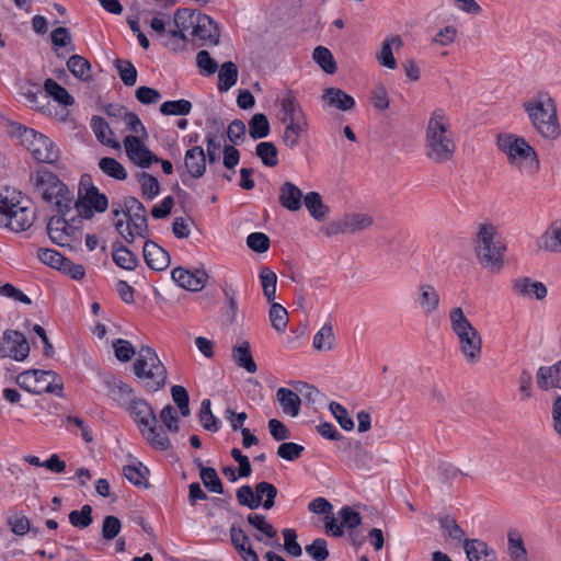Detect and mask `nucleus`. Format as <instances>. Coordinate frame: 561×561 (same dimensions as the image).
Segmentation results:
<instances>
[{"instance_id":"nucleus-1","label":"nucleus","mask_w":561,"mask_h":561,"mask_svg":"<svg viewBox=\"0 0 561 561\" xmlns=\"http://www.w3.org/2000/svg\"><path fill=\"white\" fill-rule=\"evenodd\" d=\"M457 151L450 118L443 108H435L427 121L424 134V156L435 165L454 161Z\"/></svg>"},{"instance_id":"nucleus-2","label":"nucleus","mask_w":561,"mask_h":561,"mask_svg":"<svg viewBox=\"0 0 561 561\" xmlns=\"http://www.w3.org/2000/svg\"><path fill=\"white\" fill-rule=\"evenodd\" d=\"M533 128L546 139H556L560 135L557 103L546 91H539L523 102Z\"/></svg>"},{"instance_id":"nucleus-3","label":"nucleus","mask_w":561,"mask_h":561,"mask_svg":"<svg viewBox=\"0 0 561 561\" xmlns=\"http://www.w3.org/2000/svg\"><path fill=\"white\" fill-rule=\"evenodd\" d=\"M33 193L46 203H54L59 215H68L72 210L73 193L53 172L41 168L30 175Z\"/></svg>"},{"instance_id":"nucleus-4","label":"nucleus","mask_w":561,"mask_h":561,"mask_svg":"<svg viewBox=\"0 0 561 561\" xmlns=\"http://www.w3.org/2000/svg\"><path fill=\"white\" fill-rule=\"evenodd\" d=\"M497 230L492 224L479 225L474 241V253L480 265L491 273L504 267L506 245L496 239Z\"/></svg>"},{"instance_id":"nucleus-5","label":"nucleus","mask_w":561,"mask_h":561,"mask_svg":"<svg viewBox=\"0 0 561 561\" xmlns=\"http://www.w3.org/2000/svg\"><path fill=\"white\" fill-rule=\"evenodd\" d=\"M448 318L462 356L470 364L478 363L482 353V336L467 319L461 307L451 308Z\"/></svg>"},{"instance_id":"nucleus-6","label":"nucleus","mask_w":561,"mask_h":561,"mask_svg":"<svg viewBox=\"0 0 561 561\" xmlns=\"http://www.w3.org/2000/svg\"><path fill=\"white\" fill-rule=\"evenodd\" d=\"M496 145L510 161L526 174L534 175L539 171V159L536 150L520 136L500 134Z\"/></svg>"},{"instance_id":"nucleus-7","label":"nucleus","mask_w":561,"mask_h":561,"mask_svg":"<svg viewBox=\"0 0 561 561\" xmlns=\"http://www.w3.org/2000/svg\"><path fill=\"white\" fill-rule=\"evenodd\" d=\"M134 373L145 381V387L151 392H157L165 386L167 368L150 346L142 345L139 348Z\"/></svg>"},{"instance_id":"nucleus-8","label":"nucleus","mask_w":561,"mask_h":561,"mask_svg":"<svg viewBox=\"0 0 561 561\" xmlns=\"http://www.w3.org/2000/svg\"><path fill=\"white\" fill-rule=\"evenodd\" d=\"M11 134L20 139L36 161L55 163L59 159L58 148L45 135L18 123L11 125Z\"/></svg>"},{"instance_id":"nucleus-9","label":"nucleus","mask_w":561,"mask_h":561,"mask_svg":"<svg viewBox=\"0 0 561 561\" xmlns=\"http://www.w3.org/2000/svg\"><path fill=\"white\" fill-rule=\"evenodd\" d=\"M123 213L127 218L126 225L123 219H118L115 221V228L126 242H134L136 237L147 238L149 229L144 204L136 197H126Z\"/></svg>"},{"instance_id":"nucleus-10","label":"nucleus","mask_w":561,"mask_h":561,"mask_svg":"<svg viewBox=\"0 0 561 561\" xmlns=\"http://www.w3.org/2000/svg\"><path fill=\"white\" fill-rule=\"evenodd\" d=\"M108 207L107 197L92 183L89 174H83L79 183V198H73L72 208L80 219H91L94 211L104 213Z\"/></svg>"},{"instance_id":"nucleus-11","label":"nucleus","mask_w":561,"mask_h":561,"mask_svg":"<svg viewBox=\"0 0 561 561\" xmlns=\"http://www.w3.org/2000/svg\"><path fill=\"white\" fill-rule=\"evenodd\" d=\"M16 383L22 389L34 394L54 393L57 396H62V380L53 370H25L18 375Z\"/></svg>"},{"instance_id":"nucleus-12","label":"nucleus","mask_w":561,"mask_h":561,"mask_svg":"<svg viewBox=\"0 0 561 561\" xmlns=\"http://www.w3.org/2000/svg\"><path fill=\"white\" fill-rule=\"evenodd\" d=\"M66 217L67 215L58 214V216L50 217L47 224V233L50 240L60 247L70 245L71 241L80 238L78 225L81 224V219L77 216L68 220Z\"/></svg>"},{"instance_id":"nucleus-13","label":"nucleus","mask_w":561,"mask_h":561,"mask_svg":"<svg viewBox=\"0 0 561 561\" xmlns=\"http://www.w3.org/2000/svg\"><path fill=\"white\" fill-rule=\"evenodd\" d=\"M373 225L371 216L367 214H347L339 220H333L323 227L327 237L341 233H355L362 231Z\"/></svg>"},{"instance_id":"nucleus-14","label":"nucleus","mask_w":561,"mask_h":561,"mask_svg":"<svg viewBox=\"0 0 561 561\" xmlns=\"http://www.w3.org/2000/svg\"><path fill=\"white\" fill-rule=\"evenodd\" d=\"M3 215V222L9 229L15 232L25 231L31 228L36 218L35 210L32 207L23 206L20 202H10Z\"/></svg>"},{"instance_id":"nucleus-15","label":"nucleus","mask_w":561,"mask_h":561,"mask_svg":"<svg viewBox=\"0 0 561 561\" xmlns=\"http://www.w3.org/2000/svg\"><path fill=\"white\" fill-rule=\"evenodd\" d=\"M30 353V345L23 333L5 330L0 340V357H10L18 362L24 360Z\"/></svg>"},{"instance_id":"nucleus-16","label":"nucleus","mask_w":561,"mask_h":561,"mask_svg":"<svg viewBox=\"0 0 561 561\" xmlns=\"http://www.w3.org/2000/svg\"><path fill=\"white\" fill-rule=\"evenodd\" d=\"M124 147L127 157L140 168L146 169L153 162L160 161V159L152 153L137 136H126L124 138Z\"/></svg>"},{"instance_id":"nucleus-17","label":"nucleus","mask_w":561,"mask_h":561,"mask_svg":"<svg viewBox=\"0 0 561 561\" xmlns=\"http://www.w3.org/2000/svg\"><path fill=\"white\" fill-rule=\"evenodd\" d=\"M278 104L280 107L279 122L282 124L289 123H298V122H307V116L295 96L294 92L288 90L286 91L280 99H278Z\"/></svg>"},{"instance_id":"nucleus-18","label":"nucleus","mask_w":561,"mask_h":561,"mask_svg":"<svg viewBox=\"0 0 561 561\" xmlns=\"http://www.w3.org/2000/svg\"><path fill=\"white\" fill-rule=\"evenodd\" d=\"M171 276L180 287L192 291H201L206 286L208 279V274L205 270L191 272L182 267H175L171 272Z\"/></svg>"},{"instance_id":"nucleus-19","label":"nucleus","mask_w":561,"mask_h":561,"mask_svg":"<svg viewBox=\"0 0 561 561\" xmlns=\"http://www.w3.org/2000/svg\"><path fill=\"white\" fill-rule=\"evenodd\" d=\"M192 36L203 41V45H218L219 44V28L215 21L206 15L198 13Z\"/></svg>"},{"instance_id":"nucleus-20","label":"nucleus","mask_w":561,"mask_h":561,"mask_svg":"<svg viewBox=\"0 0 561 561\" xmlns=\"http://www.w3.org/2000/svg\"><path fill=\"white\" fill-rule=\"evenodd\" d=\"M126 410L137 423L141 434H145V427L157 422V415L153 408L142 398H136L133 400Z\"/></svg>"},{"instance_id":"nucleus-21","label":"nucleus","mask_w":561,"mask_h":561,"mask_svg":"<svg viewBox=\"0 0 561 561\" xmlns=\"http://www.w3.org/2000/svg\"><path fill=\"white\" fill-rule=\"evenodd\" d=\"M144 260L153 271H164L171 263L169 252L151 240L144 244Z\"/></svg>"},{"instance_id":"nucleus-22","label":"nucleus","mask_w":561,"mask_h":561,"mask_svg":"<svg viewBox=\"0 0 561 561\" xmlns=\"http://www.w3.org/2000/svg\"><path fill=\"white\" fill-rule=\"evenodd\" d=\"M417 305L425 316H431L439 309L440 297L434 285L421 283L417 287Z\"/></svg>"},{"instance_id":"nucleus-23","label":"nucleus","mask_w":561,"mask_h":561,"mask_svg":"<svg viewBox=\"0 0 561 561\" xmlns=\"http://www.w3.org/2000/svg\"><path fill=\"white\" fill-rule=\"evenodd\" d=\"M325 105L340 111H351L355 107V100L339 88H327L321 96Z\"/></svg>"},{"instance_id":"nucleus-24","label":"nucleus","mask_w":561,"mask_h":561,"mask_svg":"<svg viewBox=\"0 0 561 561\" xmlns=\"http://www.w3.org/2000/svg\"><path fill=\"white\" fill-rule=\"evenodd\" d=\"M184 165L192 178H202L206 171V153L204 149L199 146L188 149L184 156Z\"/></svg>"},{"instance_id":"nucleus-25","label":"nucleus","mask_w":561,"mask_h":561,"mask_svg":"<svg viewBox=\"0 0 561 561\" xmlns=\"http://www.w3.org/2000/svg\"><path fill=\"white\" fill-rule=\"evenodd\" d=\"M513 290L522 297H535L538 300L546 298L547 287L543 283L529 277L517 278L513 282Z\"/></svg>"},{"instance_id":"nucleus-26","label":"nucleus","mask_w":561,"mask_h":561,"mask_svg":"<svg viewBox=\"0 0 561 561\" xmlns=\"http://www.w3.org/2000/svg\"><path fill=\"white\" fill-rule=\"evenodd\" d=\"M20 93L27 102L28 106L34 110H43L47 105V95L42 87L31 80L24 81L20 85Z\"/></svg>"},{"instance_id":"nucleus-27","label":"nucleus","mask_w":561,"mask_h":561,"mask_svg":"<svg viewBox=\"0 0 561 561\" xmlns=\"http://www.w3.org/2000/svg\"><path fill=\"white\" fill-rule=\"evenodd\" d=\"M304 197L301 190L289 181L283 183L279 188V204L290 211H297L301 208Z\"/></svg>"},{"instance_id":"nucleus-28","label":"nucleus","mask_w":561,"mask_h":561,"mask_svg":"<svg viewBox=\"0 0 561 561\" xmlns=\"http://www.w3.org/2000/svg\"><path fill=\"white\" fill-rule=\"evenodd\" d=\"M537 385L542 390L561 389V360L552 366H541L537 371Z\"/></svg>"},{"instance_id":"nucleus-29","label":"nucleus","mask_w":561,"mask_h":561,"mask_svg":"<svg viewBox=\"0 0 561 561\" xmlns=\"http://www.w3.org/2000/svg\"><path fill=\"white\" fill-rule=\"evenodd\" d=\"M463 548L469 561H494L495 552L479 539L463 540Z\"/></svg>"},{"instance_id":"nucleus-30","label":"nucleus","mask_w":561,"mask_h":561,"mask_svg":"<svg viewBox=\"0 0 561 561\" xmlns=\"http://www.w3.org/2000/svg\"><path fill=\"white\" fill-rule=\"evenodd\" d=\"M403 46L402 38L399 35L387 37L381 46L377 59L379 64L389 69L397 68V60L393 57V50H399Z\"/></svg>"},{"instance_id":"nucleus-31","label":"nucleus","mask_w":561,"mask_h":561,"mask_svg":"<svg viewBox=\"0 0 561 561\" xmlns=\"http://www.w3.org/2000/svg\"><path fill=\"white\" fill-rule=\"evenodd\" d=\"M537 247L548 252L561 253V224H551L537 240Z\"/></svg>"},{"instance_id":"nucleus-32","label":"nucleus","mask_w":561,"mask_h":561,"mask_svg":"<svg viewBox=\"0 0 561 561\" xmlns=\"http://www.w3.org/2000/svg\"><path fill=\"white\" fill-rule=\"evenodd\" d=\"M231 357L237 366L245 369L250 374L256 373L257 366L252 357L250 343L248 341L236 345L232 348Z\"/></svg>"},{"instance_id":"nucleus-33","label":"nucleus","mask_w":561,"mask_h":561,"mask_svg":"<svg viewBox=\"0 0 561 561\" xmlns=\"http://www.w3.org/2000/svg\"><path fill=\"white\" fill-rule=\"evenodd\" d=\"M309 129L307 122L289 123L285 124V129L282 136L283 144L290 150H295L305 134Z\"/></svg>"},{"instance_id":"nucleus-34","label":"nucleus","mask_w":561,"mask_h":561,"mask_svg":"<svg viewBox=\"0 0 561 561\" xmlns=\"http://www.w3.org/2000/svg\"><path fill=\"white\" fill-rule=\"evenodd\" d=\"M276 399L285 414L297 416L300 412L301 400L299 396L288 388H279L276 392Z\"/></svg>"},{"instance_id":"nucleus-35","label":"nucleus","mask_w":561,"mask_h":561,"mask_svg":"<svg viewBox=\"0 0 561 561\" xmlns=\"http://www.w3.org/2000/svg\"><path fill=\"white\" fill-rule=\"evenodd\" d=\"M142 436L147 439L150 446L157 450H168L171 447V442L165 433V430L158 425V421L152 425L145 427Z\"/></svg>"},{"instance_id":"nucleus-36","label":"nucleus","mask_w":561,"mask_h":561,"mask_svg":"<svg viewBox=\"0 0 561 561\" xmlns=\"http://www.w3.org/2000/svg\"><path fill=\"white\" fill-rule=\"evenodd\" d=\"M91 128L96 137V139L108 147H112L114 149L119 148V142L113 139L111 136H113V131L107 124V122L101 117V116H93L91 118Z\"/></svg>"},{"instance_id":"nucleus-37","label":"nucleus","mask_w":561,"mask_h":561,"mask_svg":"<svg viewBox=\"0 0 561 561\" xmlns=\"http://www.w3.org/2000/svg\"><path fill=\"white\" fill-rule=\"evenodd\" d=\"M507 552L512 561H528L524 540L517 529L507 533Z\"/></svg>"},{"instance_id":"nucleus-38","label":"nucleus","mask_w":561,"mask_h":561,"mask_svg":"<svg viewBox=\"0 0 561 561\" xmlns=\"http://www.w3.org/2000/svg\"><path fill=\"white\" fill-rule=\"evenodd\" d=\"M304 204L311 217L317 221L324 220L330 211V208L323 203L318 192L307 193L304 197Z\"/></svg>"},{"instance_id":"nucleus-39","label":"nucleus","mask_w":561,"mask_h":561,"mask_svg":"<svg viewBox=\"0 0 561 561\" xmlns=\"http://www.w3.org/2000/svg\"><path fill=\"white\" fill-rule=\"evenodd\" d=\"M44 93L47 95V99L51 96L56 102L65 106L72 105L75 103L73 96L70 95L66 88L51 78L45 80Z\"/></svg>"},{"instance_id":"nucleus-40","label":"nucleus","mask_w":561,"mask_h":561,"mask_svg":"<svg viewBox=\"0 0 561 561\" xmlns=\"http://www.w3.org/2000/svg\"><path fill=\"white\" fill-rule=\"evenodd\" d=\"M238 73V67L234 62H224L218 71V90L220 92L230 90L237 83Z\"/></svg>"},{"instance_id":"nucleus-41","label":"nucleus","mask_w":561,"mask_h":561,"mask_svg":"<svg viewBox=\"0 0 561 561\" xmlns=\"http://www.w3.org/2000/svg\"><path fill=\"white\" fill-rule=\"evenodd\" d=\"M113 249L112 257L116 265L128 271L137 266L138 259L128 248L121 243H114Z\"/></svg>"},{"instance_id":"nucleus-42","label":"nucleus","mask_w":561,"mask_h":561,"mask_svg":"<svg viewBox=\"0 0 561 561\" xmlns=\"http://www.w3.org/2000/svg\"><path fill=\"white\" fill-rule=\"evenodd\" d=\"M67 68L77 79L82 81H90L92 79L91 64L80 55H72L67 61Z\"/></svg>"},{"instance_id":"nucleus-43","label":"nucleus","mask_w":561,"mask_h":561,"mask_svg":"<svg viewBox=\"0 0 561 561\" xmlns=\"http://www.w3.org/2000/svg\"><path fill=\"white\" fill-rule=\"evenodd\" d=\"M124 477L134 485L148 488L147 476L149 470L141 462L127 465L123 468Z\"/></svg>"},{"instance_id":"nucleus-44","label":"nucleus","mask_w":561,"mask_h":561,"mask_svg":"<svg viewBox=\"0 0 561 561\" xmlns=\"http://www.w3.org/2000/svg\"><path fill=\"white\" fill-rule=\"evenodd\" d=\"M313 60L318 64V66L327 73L333 75L337 70L336 61L327 47L318 46L313 49L312 53Z\"/></svg>"},{"instance_id":"nucleus-45","label":"nucleus","mask_w":561,"mask_h":561,"mask_svg":"<svg viewBox=\"0 0 561 561\" xmlns=\"http://www.w3.org/2000/svg\"><path fill=\"white\" fill-rule=\"evenodd\" d=\"M199 12L191 9H178L174 13V26L182 33L186 34L188 30L194 31L197 14Z\"/></svg>"},{"instance_id":"nucleus-46","label":"nucleus","mask_w":561,"mask_h":561,"mask_svg":"<svg viewBox=\"0 0 561 561\" xmlns=\"http://www.w3.org/2000/svg\"><path fill=\"white\" fill-rule=\"evenodd\" d=\"M277 493L276 486L270 482L262 481L255 485V494L265 510H271L275 505Z\"/></svg>"},{"instance_id":"nucleus-47","label":"nucleus","mask_w":561,"mask_h":561,"mask_svg":"<svg viewBox=\"0 0 561 561\" xmlns=\"http://www.w3.org/2000/svg\"><path fill=\"white\" fill-rule=\"evenodd\" d=\"M335 335L331 323H325L313 336V347L317 351H330L333 347Z\"/></svg>"},{"instance_id":"nucleus-48","label":"nucleus","mask_w":561,"mask_h":561,"mask_svg":"<svg viewBox=\"0 0 561 561\" xmlns=\"http://www.w3.org/2000/svg\"><path fill=\"white\" fill-rule=\"evenodd\" d=\"M350 458L359 469H369L373 461V455L364 448L360 442L350 445Z\"/></svg>"},{"instance_id":"nucleus-49","label":"nucleus","mask_w":561,"mask_h":561,"mask_svg":"<svg viewBox=\"0 0 561 561\" xmlns=\"http://www.w3.org/2000/svg\"><path fill=\"white\" fill-rule=\"evenodd\" d=\"M161 44L173 50L178 51L185 48L187 36L186 34H182L175 26L174 28H169L165 33L160 37Z\"/></svg>"},{"instance_id":"nucleus-50","label":"nucleus","mask_w":561,"mask_h":561,"mask_svg":"<svg viewBox=\"0 0 561 561\" xmlns=\"http://www.w3.org/2000/svg\"><path fill=\"white\" fill-rule=\"evenodd\" d=\"M100 170L113 179L123 181L127 178V172L124 165L116 159L111 157H104L99 161Z\"/></svg>"},{"instance_id":"nucleus-51","label":"nucleus","mask_w":561,"mask_h":561,"mask_svg":"<svg viewBox=\"0 0 561 561\" xmlns=\"http://www.w3.org/2000/svg\"><path fill=\"white\" fill-rule=\"evenodd\" d=\"M270 123L265 114L257 113L249 122V134L253 139H261L268 136Z\"/></svg>"},{"instance_id":"nucleus-52","label":"nucleus","mask_w":561,"mask_h":561,"mask_svg":"<svg viewBox=\"0 0 561 561\" xmlns=\"http://www.w3.org/2000/svg\"><path fill=\"white\" fill-rule=\"evenodd\" d=\"M259 276L261 279L264 297L268 302H272L276 295L277 276L267 266L261 268Z\"/></svg>"},{"instance_id":"nucleus-53","label":"nucleus","mask_w":561,"mask_h":561,"mask_svg":"<svg viewBox=\"0 0 561 561\" xmlns=\"http://www.w3.org/2000/svg\"><path fill=\"white\" fill-rule=\"evenodd\" d=\"M256 156L261 159L262 163L266 167L273 168L278 164L276 146L271 141H262L256 145Z\"/></svg>"},{"instance_id":"nucleus-54","label":"nucleus","mask_w":561,"mask_h":561,"mask_svg":"<svg viewBox=\"0 0 561 561\" xmlns=\"http://www.w3.org/2000/svg\"><path fill=\"white\" fill-rule=\"evenodd\" d=\"M110 394L121 407L125 409L135 400L137 397L134 396V390L130 386L125 382L114 383L110 390Z\"/></svg>"},{"instance_id":"nucleus-55","label":"nucleus","mask_w":561,"mask_h":561,"mask_svg":"<svg viewBox=\"0 0 561 561\" xmlns=\"http://www.w3.org/2000/svg\"><path fill=\"white\" fill-rule=\"evenodd\" d=\"M199 477L203 484L209 492L218 494L225 493L222 482L219 479L216 469L211 467H202V470L199 471Z\"/></svg>"},{"instance_id":"nucleus-56","label":"nucleus","mask_w":561,"mask_h":561,"mask_svg":"<svg viewBox=\"0 0 561 561\" xmlns=\"http://www.w3.org/2000/svg\"><path fill=\"white\" fill-rule=\"evenodd\" d=\"M192 111V103L187 100L181 99L176 101H165L160 105V112L162 115H188Z\"/></svg>"},{"instance_id":"nucleus-57","label":"nucleus","mask_w":561,"mask_h":561,"mask_svg":"<svg viewBox=\"0 0 561 561\" xmlns=\"http://www.w3.org/2000/svg\"><path fill=\"white\" fill-rule=\"evenodd\" d=\"M138 183L140 184L142 195L149 199L154 198L160 193V184L157 178L147 173L140 172L137 174Z\"/></svg>"},{"instance_id":"nucleus-58","label":"nucleus","mask_w":561,"mask_h":561,"mask_svg":"<svg viewBox=\"0 0 561 561\" xmlns=\"http://www.w3.org/2000/svg\"><path fill=\"white\" fill-rule=\"evenodd\" d=\"M268 317L272 327L277 332H284L286 330L288 323V312L282 305L273 302L270 308Z\"/></svg>"},{"instance_id":"nucleus-59","label":"nucleus","mask_w":561,"mask_h":561,"mask_svg":"<svg viewBox=\"0 0 561 561\" xmlns=\"http://www.w3.org/2000/svg\"><path fill=\"white\" fill-rule=\"evenodd\" d=\"M198 417L206 431L217 432L219 430V421L211 412L209 399L202 401Z\"/></svg>"},{"instance_id":"nucleus-60","label":"nucleus","mask_w":561,"mask_h":561,"mask_svg":"<svg viewBox=\"0 0 561 561\" xmlns=\"http://www.w3.org/2000/svg\"><path fill=\"white\" fill-rule=\"evenodd\" d=\"M115 67L125 85H135L137 81V69L129 60L116 59Z\"/></svg>"},{"instance_id":"nucleus-61","label":"nucleus","mask_w":561,"mask_h":561,"mask_svg":"<svg viewBox=\"0 0 561 561\" xmlns=\"http://www.w3.org/2000/svg\"><path fill=\"white\" fill-rule=\"evenodd\" d=\"M247 520L251 526H253L257 531L267 538H275L277 536L276 528L266 520L264 515L249 514Z\"/></svg>"},{"instance_id":"nucleus-62","label":"nucleus","mask_w":561,"mask_h":561,"mask_svg":"<svg viewBox=\"0 0 561 561\" xmlns=\"http://www.w3.org/2000/svg\"><path fill=\"white\" fill-rule=\"evenodd\" d=\"M69 522L73 527L83 529L89 527L92 522V507L85 504L80 511H72L69 514Z\"/></svg>"},{"instance_id":"nucleus-63","label":"nucleus","mask_w":561,"mask_h":561,"mask_svg":"<svg viewBox=\"0 0 561 561\" xmlns=\"http://www.w3.org/2000/svg\"><path fill=\"white\" fill-rule=\"evenodd\" d=\"M7 525L14 535L20 537H23L31 531V522L28 517L23 514H13L8 516Z\"/></svg>"},{"instance_id":"nucleus-64","label":"nucleus","mask_w":561,"mask_h":561,"mask_svg":"<svg viewBox=\"0 0 561 561\" xmlns=\"http://www.w3.org/2000/svg\"><path fill=\"white\" fill-rule=\"evenodd\" d=\"M439 524L445 534L456 541H463L465 539V531L462 528L457 524L456 519L449 515L443 516L439 518Z\"/></svg>"}]
</instances>
